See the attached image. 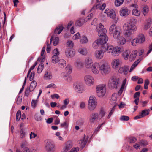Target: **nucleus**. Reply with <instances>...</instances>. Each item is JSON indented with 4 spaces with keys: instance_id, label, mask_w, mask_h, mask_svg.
<instances>
[{
    "instance_id": "nucleus-55",
    "label": "nucleus",
    "mask_w": 152,
    "mask_h": 152,
    "mask_svg": "<svg viewBox=\"0 0 152 152\" xmlns=\"http://www.w3.org/2000/svg\"><path fill=\"white\" fill-rule=\"evenodd\" d=\"M136 41H137V40L135 38L131 41V43L133 46H135L137 44H139L138 42H136Z\"/></svg>"
},
{
    "instance_id": "nucleus-41",
    "label": "nucleus",
    "mask_w": 152,
    "mask_h": 152,
    "mask_svg": "<svg viewBox=\"0 0 152 152\" xmlns=\"http://www.w3.org/2000/svg\"><path fill=\"white\" fill-rule=\"evenodd\" d=\"M123 2L124 0H115V4L116 6H119L123 4Z\"/></svg>"
},
{
    "instance_id": "nucleus-3",
    "label": "nucleus",
    "mask_w": 152,
    "mask_h": 152,
    "mask_svg": "<svg viewBox=\"0 0 152 152\" xmlns=\"http://www.w3.org/2000/svg\"><path fill=\"white\" fill-rule=\"evenodd\" d=\"M121 49L118 47H114L112 45L108 46L106 48V51L111 54L113 56H118L120 53Z\"/></svg>"
},
{
    "instance_id": "nucleus-47",
    "label": "nucleus",
    "mask_w": 152,
    "mask_h": 152,
    "mask_svg": "<svg viewBox=\"0 0 152 152\" xmlns=\"http://www.w3.org/2000/svg\"><path fill=\"white\" fill-rule=\"evenodd\" d=\"M49 42L48 40H47L46 42L47 45L46 51L48 53H49L50 52L51 50L50 45L49 44Z\"/></svg>"
},
{
    "instance_id": "nucleus-25",
    "label": "nucleus",
    "mask_w": 152,
    "mask_h": 152,
    "mask_svg": "<svg viewBox=\"0 0 152 152\" xmlns=\"http://www.w3.org/2000/svg\"><path fill=\"white\" fill-rule=\"evenodd\" d=\"M85 21V20L83 18H80L76 21V25L78 27H80L83 24Z\"/></svg>"
},
{
    "instance_id": "nucleus-62",
    "label": "nucleus",
    "mask_w": 152,
    "mask_h": 152,
    "mask_svg": "<svg viewBox=\"0 0 152 152\" xmlns=\"http://www.w3.org/2000/svg\"><path fill=\"white\" fill-rule=\"evenodd\" d=\"M104 123H103L102 124L99 125L97 127V128L95 130V131H94V133H97L98 131L99 130L100 128L102 127V126L104 124Z\"/></svg>"
},
{
    "instance_id": "nucleus-10",
    "label": "nucleus",
    "mask_w": 152,
    "mask_h": 152,
    "mask_svg": "<svg viewBox=\"0 0 152 152\" xmlns=\"http://www.w3.org/2000/svg\"><path fill=\"white\" fill-rule=\"evenodd\" d=\"M84 80L86 84L88 86L93 85L94 83V79L91 75H86L84 78Z\"/></svg>"
},
{
    "instance_id": "nucleus-24",
    "label": "nucleus",
    "mask_w": 152,
    "mask_h": 152,
    "mask_svg": "<svg viewBox=\"0 0 152 152\" xmlns=\"http://www.w3.org/2000/svg\"><path fill=\"white\" fill-rule=\"evenodd\" d=\"M78 51L80 54L86 55L87 54V50L86 49L84 48H80L78 50Z\"/></svg>"
},
{
    "instance_id": "nucleus-64",
    "label": "nucleus",
    "mask_w": 152,
    "mask_h": 152,
    "mask_svg": "<svg viewBox=\"0 0 152 152\" xmlns=\"http://www.w3.org/2000/svg\"><path fill=\"white\" fill-rule=\"evenodd\" d=\"M37 136V134L32 132H31L30 134V139L34 138Z\"/></svg>"
},
{
    "instance_id": "nucleus-30",
    "label": "nucleus",
    "mask_w": 152,
    "mask_h": 152,
    "mask_svg": "<svg viewBox=\"0 0 152 152\" xmlns=\"http://www.w3.org/2000/svg\"><path fill=\"white\" fill-rule=\"evenodd\" d=\"M80 42L82 44L87 43L88 42V40L86 37L83 35L80 37Z\"/></svg>"
},
{
    "instance_id": "nucleus-8",
    "label": "nucleus",
    "mask_w": 152,
    "mask_h": 152,
    "mask_svg": "<svg viewBox=\"0 0 152 152\" xmlns=\"http://www.w3.org/2000/svg\"><path fill=\"white\" fill-rule=\"evenodd\" d=\"M105 39L102 40L100 39H98L95 40L92 44L93 47L95 49L98 48L100 45H103L105 44L108 41V38L106 36V38H104Z\"/></svg>"
},
{
    "instance_id": "nucleus-39",
    "label": "nucleus",
    "mask_w": 152,
    "mask_h": 152,
    "mask_svg": "<svg viewBox=\"0 0 152 152\" xmlns=\"http://www.w3.org/2000/svg\"><path fill=\"white\" fill-rule=\"evenodd\" d=\"M65 69L69 74H70L72 72V67L70 65H68L65 68Z\"/></svg>"
},
{
    "instance_id": "nucleus-60",
    "label": "nucleus",
    "mask_w": 152,
    "mask_h": 152,
    "mask_svg": "<svg viewBox=\"0 0 152 152\" xmlns=\"http://www.w3.org/2000/svg\"><path fill=\"white\" fill-rule=\"evenodd\" d=\"M140 143L141 145L143 146H146L148 144V142L147 141L143 140L140 141Z\"/></svg>"
},
{
    "instance_id": "nucleus-27",
    "label": "nucleus",
    "mask_w": 152,
    "mask_h": 152,
    "mask_svg": "<svg viewBox=\"0 0 152 152\" xmlns=\"http://www.w3.org/2000/svg\"><path fill=\"white\" fill-rule=\"evenodd\" d=\"M37 85V83L36 81H33L31 82L29 87L30 92H31L34 90L36 87Z\"/></svg>"
},
{
    "instance_id": "nucleus-46",
    "label": "nucleus",
    "mask_w": 152,
    "mask_h": 152,
    "mask_svg": "<svg viewBox=\"0 0 152 152\" xmlns=\"http://www.w3.org/2000/svg\"><path fill=\"white\" fill-rule=\"evenodd\" d=\"M87 140L85 139V137H84L83 140H80L79 141V143H81V144L83 145V147H84L85 145L86 144Z\"/></svg>"
},
{
    "instance_id": "nucleus-40",
    "label": "nucleus",
    "mask_w": 152,
    "mask_h": 152,
    "mask_svg": "<svg viewBox=\"0 0 152 152\" xmlns=\"http://www.w3.org/2000/svg\"><path fill=\"white\" fill-rule=\"evenodd\" d=\"M44 68V65L43 64H40L37 68V72L38 73H40Z\"/></svg>"
},
{
    "instance_id": "nucleus-31",
    "label": "nucleus",
    "mask_w": 152,
    "mask_h": 152,
    "mask_svg": "<svg viewBox=\"0 0 152 152\" xmlns=\"http://www.w3.org/2000/svg\"><path fill=\"white\" fill-rule=\"evenodd\" d=\"M44 78L46 79H50L52 78V73L50 71H47L45 72Z\"/></svg>"
},
{
    "instance_id": "nucleus-52",
    "label": "nucleus",
    "mask_w": 152,
    "mask_h": 152,
    "mask_svg": "<svg viewBox=\"0 0 152 152\" xmlns=\"http://www.w3.org/2000/svg\"><path fill=\"white\" fill-rule=\"evenodd\" d=\"M149 81L148 79L145 80L144 85V88L145 89H148V86L149 84Z\"/></svg>"
},
{
    "instance_id": "nucleus-21",
    "label": "nucleus",
    "mask_w": 152,
    "mask_h": 152,
    "mask_svg": "<svg viewBox=\"0 0 152 152\" xmlns=\"http://www.w3.org/2000/svg\"><path fill=\"white\" fill-rule=\"evenodd\" d=\"M112 64L113 67L114 68H116L120 64V61L118 59H114L112 61Z\"/></svg>"
},
{
    "instance_id": "nucleus-42",
    "label": "nucleus",
    "mask_w": 152,
    "mask_h": 152,
    "mask_svg": "<svg viewBox=\"0 0 152 152\" xmlns=\"http://www.w3.org/2000/svg\"><path fill=\"white\" fill-rule=\"evenodd\" d=\"M116 107V105H114L113 107L112 108L110 112L109 113L108 116L107 118L108 119H109L111 117L112 115L113 114V113L115 109V107Z\"/></svg>"
},
{
    "instance_id": "nucleus-58",
    "label": "nucleus",
    "mask_w": 152,
    "mask_h": 152,
    "mask_svg": "<svg viewBox=\"0 0 152 152\" xmlns=\"http://www.w3.org/2000/svg\"><path fill=\"white\" fill-rule=\"evenodd\" d=\"M129 139L130 140V143H134L137 140L136 138L133 137H130L129 138Z\"/></svg>"
},
{
    "instance_id": "nucleus-34",
    "label": "nucleus",
    "mask_w": 152,
    "mask_h": 152,
    "mask_svg": "<svg viewBox=\"0 0 152 152\" xmlns=\"http://www.w3.org/2000/svg\"><path fill=\"white\" fill-rule=\"evenodd\" d=\"M130 51L129 50H126L124 51L123 53V56L125 60H127L129 58Z\"/></svg>"
},
{
    "instance_id": "nucleus-29",
    "label": "nucleus",
    "mask_w": 152,
    "mask_h": 152,
    "mask_svg": "<svg viewBox=\"0 0 152 152\" xmlns=\"http://www.w3.org/2000/svg\"><path fill=\"white\" fill-rule=\"evenodd\" d=\"M126 82V79H124L123 81L122 84L119 90V91L118 94L119 95H121L122 94L123 91H124L125 85Z\"/></svg>"
},
{
    "instance_id": "nucleus-7",
    "label": "nucleus",
    "mask_w": 152,
    "mask_h": 152,
    "mask_svg": "<svg viewBox=\"0 0 152 152\" xmlns=\"http://www.w3.org/2000/svg\"><path fill=\"white\" fill-rule=\"evenodd\" d=\"M100 71L103 75H105L109 73L110 71L109 65L107 63H104L100 65Z\"/></svg>"
},
{
    "instance_id": "nucleus-14",
    "label": "nucleus",
    "mask_w": 152,
    "mask_h": 152,
    "mask_svg": "<svg viewBox=\"0 0 152 152\" xmlns=\"http://www.w3.org/2000/svg\"><path fill=\"white\" fill-rule=\"evenodd\" d=\"M119 12L120 16L123 17L127 16L129 13L128 8L126 7H124L121 8Z\"/></svg>"
},
{
    "instance_id": "nucleus-51",
    "label": "nucleus",
    "mask_w": 152,
    "mask_h": 152,
    "mask_svg": "<svg viewBox=\"0 0 152 152\" xmlns=\"http://www.w3.org/2000/svg\"><path fill=\"white\" fill-rule=\"evenodd\" d=\"M59 38L58 37H56L53 39V44L54 46H56L58 45L59 42Z\"/></svg>"
},
{
    "instance_id": "nucleus-54",
    "label": "nucleus",
    "mask_w": 152,
    "mask_h": 152,
    "mask_svg": "<svg viewBox=\"0 0 152 152\" xmlns=\"http://www.w3.org/2000/svg\"><path fill=\"white\" fill-rule=\"evenodd\" d=\"M101 7V6H100L99 4V3L96 5H95L92 8V9L91 10V11H92L93 10H95L96 9L98 8H99L100 10V7Z\"/></svg>"
},
{
    "instance_id": "nucleus-23",
    "label": "nucleus",
    "mask_w": 152,
    "mask_h": 152,
    "mask_svg": "<svg viewBox=\"0 0 152 152\" xmlns=\"http://www.w3.org/2000/svg\"><path fill=\"white\" fill-rule=\"evenodd\" d=\"M64 27L62 25H60L57 27L54 31L55 34L57 33L58 34H59L62 31Z\"/></svg>"
},
{
    "instance_id": "nucleus-6",
    "label": "nucleus",
    "mask_w": 152,
    "mask_h": 152,
    "mask_svg": "<svg viewBox=\"0 0 152 152\" xmlns=\"http://www.w3.org/2000/svg\"><path fill=\"white\" fill-rule=\"evenodd\" d=\"M119 79L115 77H113L110 79L108 83V86L111 89L116 88L118 83Z\"/></svg>"
},
{
    "instance_id": "nucleus-36",
    "label": "nucleus",
    "mask_w": 152,
    "mask_h": 152,
    "mask_svg": "<svg viewBox=\"0 0 152 152\" xmlns=\"http://www.w3.org/2000/svg\"><path fill=\"white\" fill-rule=\"evenodd\" d=\"M140 61L139 59H138L136 61H135L133 64L132 65L130 69L129 72H131L136 67Z\"/></svg>"
},
{
    "instance_id": "nucleus-43",
    "label": "nucleus",
    "mask_w": 152,
    "mask_h": 152,
    "mask_svg": "<svg viewBox=\"0 0 152 152\" xmlns=\"http://www.w3.org/2000/svg\"><path fill=\"white\" fill-rule=\"evenodd\" d=\"M109 15L110 18H114L115 16V14L113 10L110 11Z\"/></svg>"
},
{
    "instance_id": "nucleus-11",
    "label": "nucleus",
    "mask_w": 152,
    "mask_h": 152,
    "mask_svg": "<svg viewBox=\"0 0 152 152\" xmlns=\"http://www.w3.org/2000/svg\"><path fill=\"white\" fill-rule=\"evenodd\" d=\"M100 65L98 63L95 62L93 63L91 66L92 73L95 75L98 74L100 71Z\"/></svg>"
},
{
    "instance_id": "nucleus-12",
    "label": "nucleus",
    "mask_w": 152,
    "mask_h": 152,
    "mask_svg": "<svg viewBox=\"0 0 152 152\" xmlns=\"http://www.w3.org/2000/svg\"><path fill=\"white\" fill-rule=\"evenodd\" d=\"M73 87L75 90L79 93H81L84 91L83 86L79 83L74 84Z\"/></svg>"
},
{
    "instance_id": "nucleus-63",
    "label": "nucleus",
    "mask_w": 152,
    "mask_h": 152,
    "mask_svg": "<svg viewBox=\"0 0 152 152\" xmlns=\"http://www.w3.org/2000/svg\"><path fill=\"white\" fill-rule=\"evenodd\" d=\"M35 75V72H31L30 75L29 77V79L30 81H32L33 80L34 76Z\"/></svg>"
},
{
    "instance_id": "nucleus-16",
    "label": "nucleus",
    "mask_w": 152,
    "mask_h": 152,
    "mask_svg": "<svg viewBox=\"0 0 152 152\" xmlns=\"http://www.w3.org/2000/svg\"><path fill=\"white\" fill-rule=\"evenodd\" d=\"M95 56L96 58L98 59L102 58L104 55V52L102 50H96L95 52Z\"/></svg>"
},
{
    "instance_id": "nucleus-4",
    "label": "nucleus",
    "mask_w": 152,
    "mask_h": 152,
    "mask_svg": "<svg viewBox=\"0 0 152 152\" xmlns=\"http://www.w3.org/2000/svg\"><path fill=\"white\" fill-rule=\"evenodd\" d=\"M96 30L98 32V36L101 37L100 39L102 40H104L103 39H105L104 38H106V36L108 39V37L106 35L107 30L105 28H104V26L101 23L97 26Z\"/></svg>"
},
{
    "instance_id": "nucleus-18",
    "label": "nucleus",
    "mask_w": 152,
    "mask_h": 152,
    "mask_svg": "<svg viewBox=\"0 0 152 152\" xmlns=\"http://www.w3.org/2000/svg\"><path fill=\"white\" fill-rule=\"evenodd\" d=\"M116 41L117 43L119 45H123L126 42V40L123 37L120 36L118 38H116Z\"/></svg>"
},
{
    "instance_id": "nucleus-38",
    "label": "nucleus",
    "mask_w": 152,
    "mask_h": 152,
    "mask_svg": "<svg viewBox=\"0 0 152 152\" xmlns=\"http://www.w3.org/2000/svg\"><path fill=\"white\" fill-rule=\"evenodd\" d=\"M149 112L147 110H143L140 113L141 116L142 117L148 115L149 114Z\"/></svg>"
},
{
    "instance_id": "nucleus-56",
    "label": "nucleus",
    "mask_w": 152,
    "mask_h": 152,
    "mask_svg": "<svg viewBox=\"0 0 152 152\" xmlns=\"http://www.w3.org/2000/svg\"><path fill=\"white\" fill-rule=\"evenodd\" d=\"M75 65L78 68H81L83 66V64L81 62H76Z\"/></svg>"
},
{
    "instance_id": "nucleus-59",
    "label": "nucleus",
    "mask_w": 152,
    "mask_h": 152,
    "mask_svg": "<svg viewBox=\"0 0 152 152\" xmlns=\"http://www.w3.org/2000/svg\"><path fill=\"white\" fill-rule=\"evenodd\" d=\"M34 118L37 121H40L42 119L41 117L38 114H36L35 115Z\"/></svg>"
},
{
    "instance_id": "nucleus-61",
    "label": "nucleus",
    "mask_w": 152,
    "mask_h": 152,
    "mask_svg": "<svg viewBox=\"0 0 152 152\" xmlns=\"http://www.w3.org/2000/svg\"><path fill=\"white\" fill-rule=\"evenodd\" d=\"M53 53L54 54L53 55L58 56L60 54V52L58 51L57 48L55 49L53 51Z\"/></svg>"
},
{
    "instance_id": "nucleus-33",
    "label": "nucleus",
    "mask_w": 152,
    "mask_h": 152,
    "mask_svg": "<svg viewBox=\"0 0 152 152\" xmlns=\"http://www.w3.org/2000/svg\"><path fill=\"white\" fill-rule=\"evenodd\" d=\"M96 102L93 103L88 104V108L90 111L94 110L96 108Z\"/></svg>"
},
{
    "instance_id": "nucleus-5",
    "label": "nucleus",
    "mask_w": 152,
    "mask_h": 152,
    "mask_svg": "<svg viewBox=\"0 0 152 152\" xmlns=\"http://www.w3.org/2000/svg\"><path fill=\"white\" fill-rule=\"evenodd\" d=\"M106 86L105 84L99 85L96 86V93L99 97L103 96L106 93Z\"/></svg>"
},
{
    "instance_id": "nucleus-15",
    "label": "nucleus",
    "mask_w": 152,
    "mask_h": 152,
    "mask_svg": "<svg viewBox=\"0 0 152 152\" xmlns=\"http://www.w3.org/2000/svg\"><path fill=\"white\" fill-rule=\"evenodd\" d=\"M99 114L97 113L94 112L91 114L89 118V121L91 123H94L98 119Z\"/></svg>"
},
{
    "instance_id": "nucleus-19",
    "label": "nucleus",
    "mask_w": 152,
    "mask_h": 152,
    "mask_svg": "<svg viewBox=\"0 0 152 152\" xmlns=\"http://www.w3.org/2000/svg\"><path fill=\"white\" fill-rule=\"evenodd\" d=\"M129 69V68L125 66L121 67L120 68L119 70V72L126 75L127 74Z\"/></svg>"
},
{
    "instance_id": "nucleus-22",
    "label": "nucleus",
    "mask_w": 152,
    "mask_h": 152,
    "mask_svg": "<svg viewBox=\"0 0 152 152\" xmlns=\"http://www.w3.org/2000/svg\"><path fill=\"white\" fill-rule=\"evenodd\" d=\"M65 53L66 56L68 57H72L74 55V52L69 49H67L66 50Z\"/></svg>"
},
{
    "instance_id": "nucleus-13",
    "label": "nucleus",
    "mask_w": 152,
    "mask_h": 152,
    "mask_svg": "<svg viewBox=\"0 0 152 152\" xmlns=\"http://www.w3.org/2000/svg\"><path fill=\"white\" fill-rule=\"evenodd\" d=\"M93 64V61L91 58L88 57H87L85 59L84 61V65L86 68H91Z\"/></svg>"
},
{
    "instance_id": "nucleus-9",
    "label": "nucleus",
    "mask_w": 152,
    "mask_h": 152,
    "mask_svg": "<svg viewBox=\"0 0 152 152\" xmlns=\"http://www.w3.org/2000/svg\"><path fill=\"white\" fill-rule=\"evenodd\" d=\"M45 149L48 152H54L55 151V145L50 140H47L45 145Z\"/></svg>"
},
{
    "instance_id": "nucleus-1",
    "label": "nucleus",
    "mask_w": 152,
    "mask_h": 152,
    "mask_svg": "<svg viewBox=\"0 0 152 152\" xmlns=\"http://www.w3.org/2000/svg\"><path fill=\"white\" fill-rule=\"evenodd\" d=\"M137 20L134 18H131L128 22L125 23L123 25L124 29L126 31L125 35L127 37H129L131 35L134 34L136 31L137 28L134 23Z\"/></svg>"
},
{
    "instance_id": "nucleus-26",
    "label": "nucleus",
    "mask_w": 152,
    "mask_h": 152,
    "mask_svg": "<svg viewBox=\"0 0 152 152\" xmlns=\"http://www.w3.org/2000/svg\"><path fill=\"white\" fill-rule=\"evenodd\" d=\"M117 98L114 94L112 95V96L111 99L110 100V104L111 105H115L116 106V102Z\"/></svg>"
},
{
    "instance_id": "nucleus-45",
    "label": "nucleus",
    "mask_w": 152,
    "mask_h": 152,
    "mask_svg": "<svg viewBox=\"0 0 152 152\" xmlns=\"http://www.w3.org/2000/svg\"><path fill=\"white\" fill-rule=\"evenodd\" d=\"M16 120L18 121H19L21 117V111L20 110H18L17 111L16 113Z\"/></svg>"
},
{
    "instance_id": "nucleus-17",
    "label": "nucleus",
    "mask_w": 152,
    "mask_h": 152,
    "mask_svg": "<svg viewBox=\"0 0 152 152\" xmlns=\"http://www.w3.org/2000/svg\"><path fill=\"white\" fill-rule=\"evenodd\" d=\"M135 38L137 40V42H138L139 44L143 43L145 41V37L143 34H139Z\"/></svg>"
},
{
    "instance_id": "nucleus-48",
    "label": "nucleus",
    "mask_w": 152,
    "mask_h": 152,
    "mask_svg": "<svg viewBox=\"0 0 152 152\" xmlns=\"http://www.w3.org/2000/svg\"><path fill=\"white\" fill-rule=\"evenodd\" d=\"M129 119V117L127 116H121L120 118V120L121 121H128Z\"/></svg>"
},
{
    "instance_id": "nucleus-32",
    "label": "nucleus",
    "mask_w": 152,
    "mask_h": 152,
    "mask_svg": "<svg viewBox=\"0 0 152 152\" xmlns=\"http://www.w3.org/2000/svg\"><path fill=\"white\" fill-rule=\"evenodd\" d=\"M137 51L136 50L133 51L129 56V59L131 60H133L136 58L137 55Z\"/></svg>"
},
{
    "instance_id": "nucleus-28",
    "label": "nucleus",
    "mask_w": 152,
    "mask_h": 152,
    "mask_svg": "<svg viewBox=\"0 0 152 152\" xmlns=\"http://www.w3.org/2000/svg\"><path fill=\"white\" fill-rule=\"evenodd\" d=\"M59 67L61 68H63L66 65V61L63 59H61L58 62Z\"/></svg>"
},
{
    "instance_id": "nucleus-50",
    "label": "nucleus",
    "mask_w": 152,
    "mask_h": 152,
    "mask_svg": "<svg viewBox=\"0 0 152 152\" xmlns=\"http://www.w3.org/2000/svg\"><path fill=\"white\" fill-rule=\"evenodd\" d=\"M60 126L61 127H64L65 128H67L68 127V124L66 121H65L60 124Z\"/></svg>"
},
{
    "instance_id": "nucleus-53",
    "label": "nucleus",
    "mask_w": 152,
    "mask_h": 152,
    "mask_svg": "<svg viewBox=\"0 0 152 152\" xmlns=\"http://www.w3.org/2000/svg\"><path fill=\"white\" fill-rule=\"evenodd\" d=\"M80 34L79 32L77 33L73 37V39L74 40H76L77 39L80 37Z\"/></svg>"
},
{
    "instance_id": "nucleus-49",
    "label": "nucleus",
    "mask_w": 152,
    "mask_h": 152,
    "mask_svg": "<svg viewBox=\"0 0 152 152\" xmlns=\"http://www.w3.org/2000/svg\"><path fill=\"white\" fill-rule=\"evenodd\" d=\"M22 96H18L17 99L16 103L18 104H20L22 102Z\"/></svg>"
},
{
    "instance_id": "nucleus-35",
    "label": "nucleus",
    "mask_w": 152,
    "mask_h": 152,
    "mask_svg": "<svg viewBox=\"0 0 152 152\" xmlns=\"http://www.w3.org/2000/svg\"><path fill=\"white\" fill-rule=\"evenodd\" d=\"M52 61L53 63L58 62L59 61V58L58 56L53 55L51 58Z\"/></svg>"
},
{
    "instance_id": "nucleus-44",
    "label": "nucleus",
    "mask_w": 152,
    "mask_h": 152,
    "mask_svg": "<svg viewBox=\"0 0 152 152\" xmlns=\"http://www.w3.org/2000/svg\"><path fill=\"white\" fill-rule=\"evenodd\" d=\"M143 14L144 15V16L145 15V14L147 13L148 11V7L147 6H145L143 8Z\"/></svg>"
},
{
    "instance_id": "nucleus-57",
    "label": "nucleus",
    "mask_w": 152,
    "mask_h": 152,
    "mask_svg": "<svg viewBox=\"0 0 152 152\" xmlns=\"http://www.w3.org/2000/svg\"><path fill=\"white\" fill-rule=\"evenodd\" d=\"M105 113V112L103 108H101L99 112V114L101 116V117H102L104 116Z\"/></svg>"
},
{
    "instance_id": "nucleus-2",
    "label": "nucleus",
    "mask_w": 152,
    "mask_h": 152,
    "mask_svg": "<svg viewBox=\"0 0 152 152\" xmlns=\"http://www.w3.org/2000/svg\"><path fill=\"white\" fill-rule=\"evenodd\" d=\"M109 34L113 38L115 39L118 38L121 35V29L120 28L115 24L112 25L109 28Z\"/></svg>"
},
{
    "instance_id": "nucleus-37",
    "label": "nucleus",
    "mask_w": 152,
    "mask_h": 152,
    "mask_svg": "<svg viewBox=\"0 0 152 152\" xmlns=\"http://www.w3.org/2000/svg\"><path fill=\"white\" fill-rule=\"evenodd\" d=\"M132 14L133 15L136 16H139L140 15V12L138 10L134 9L132 11Z\"/></svg>"
},
{
    "instance_id": "nucleus-20",
    "label": "nucleus",
    "mask_w": 152,
    "mask_h": 152,
    "mask_svg": "<svg viewBox=\"0 0 152 152\" xmlns=\"http://www.w3.org/2000/svg\"><path fill=\"white\" fill-rule=\"evenodd\" d=\"M72 146V144L71 141H68L66 142L65 148H64V151H67L68 150L70 149Z\"/></svg>"
}]
</instances>
